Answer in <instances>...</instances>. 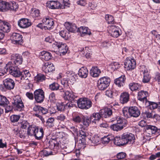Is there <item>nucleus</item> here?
<instances>
[{
	"label": "nucleus",
	"instance_id": "55",
	"mask_svg": "<svg viewBox=\"0 0 160 160\" xmlns=\"http://www.w3.org/2000/svg\"><path fill=\"white\" fill-rule=\"evenodd\" d=\"M20 118V116L13 115L11 116L10 120L12 122H16L18 121Z\"/></svg>",
	"mask_w": 160,
	"mask_h": 160
},
{
	"label": "nucleus",
	"instance_id": "15",
	"mask_svg": "<svg viewBox=\"0 0 160 160\" xmlns=\"http://www.w3.org/2000/svg\"><path fill=\"white\" fill-rule=\"evenodd\" d=\"M59 142L57 139H51L47 142V144L51 149L57 150L59 148Z\"/></svg>",
	"mask_w": 160,
	"mask_h": 160
},
{
	"label": "nucleus",
	"instance_id": "43",
	"mask_svg": "<svg viewBox=\"0 0 160 160\" xmlns=\"http://www.w3.org/2000/svg\"><path fill=\"white\" fill-rule=\"evenodd\" d=\"M45 76L44 75L39 74L35 77L34 79L36 82H39L45 80Z\"/></svg>",
	"mask_w": 160,
	"mask_h": 160
},
{
	"label": "nucleus",
	"instance_id": "31",
	"mask_svg": "<svg viewBox=\"0 0 160 160\" xmlns=\"http://www.w3.org/2000/svg\"><path fill=\"white\" fill-rule=\"evenodd\" d=\"M143 70V78L142 81L143 83H148L149 82L151 78V76L149 74L148 70L145 68Z\"/></svg>",
	"mask_w": 160,
	"mask_h": 160
},
{
	"label": "nucleus",
	"instance_id": "52",
	"mask_svg": "<svg viewBox=\"0 0 160 160\" xmlns=\"http://www.w3.org/2000/svg\"><path fill=\"white\" fill-rule=\"evenodd\" d=\"M120 67V65L117 62H115L112 63L110 65V68L112 70L115 71L119 68Z\"/></svg>",
	"mask_w": 160,
	"mask_h": 160
},
{
	"label": "nucleus",
	"instance_id": "41",
	"mask_svg": "<svg viewBox=\"0 0 160 160\" xmlns=\"http://www.w3.org/2000/svg\"><path fill=\"white\" fill-rule=\"evenodd\" d=\"M55 46L58 48L59 52L61 49H63L67 47L65 44L62 43V42H55L53 43V46L55 47Z\"/></svg>",
	"mask_w": 160,
	"mask_h": 160
},
{
	"label": "nucleus",
	"instance_id": "29",
	"mask_svg": "<svg viewBox=\"0 0 160 160\" xmlns=\"http://www.w3.org/2000/svg\"><path fill=\"white\" fill-rule=\"evenodd\" d=\"M6 11L7 10H16L18 8V5L14 2H7Z\"/></svg>",
	"mask_w": 160,
	"mask_h": 160
},
{
	"label": "nucleus",
	"instance_id": "13",
	"mask_svg": "<svg viewBox=\"0 0 160 160\" xmlns=\"http://www.w3.org/2000/svg\"><path fill=\"white\" fill-rule=\"evenodd\" d=\"M11 59L13 61V64L18 66L22 63V58L20 55L17 54H13L11 56Z\"/></svg>",
	"mask_w": 160,
	"mask_h": 160
},
{
	"label": "nucleus",
	"instance_id": "61",
	"mask_svg": "<svg viewBox=\"0 0 160 160\" xmlns=\"http://www.w3.org/2000/svg\"><path fill=\"white\" fill-rule=\"evenodd\" d=\"M77 3L82 6H85L87 4L86 0H79L77 2Z\"/></svg>",
	"mask_w": 160,
	"mask_h": 160
},
{
	"label": "nucleus",
	"instance_id": "25",
	"mask_svg": "<svg viewBox=\"0 0 160 160\" xmlns=\"http://www.w3.org/2000/svg\"><path fill=\"white\" fill-rule=\"evenodd\" d=\"M126 78L124 75H122L120 77L115 79L114 83L119 87L123 86L124 85Z\"/></svg>",
	"mask_w": 160,
	"mask_h": 160
},
{
	"label": "nucleus",
	"instance_id": "1",
	"mask_svg": "<svg viewBox=\"0 0 160 160\" xmlns=\"http://www.w3.org/2000/svg\"><path fill=\"white\" fill-rule=\"evenodd\" d=\"M8 71L11 75L16 78L19 77L22 75L19 68L12 63V62H9L4 67L0 66V76L6 73Z\"/></svg>",
	"mask_w": 160,
	"mask_h": 160
},
{
	"label": "nucleus",
	"instance_id": "47",
	"mask_svg": "<svg viewBox=\"0 0 160 160\" xmlns=\"http://www.w3.org/2000/svg\"><path fill=\"white\" fill-rule=\"evenodd\" d=\"M112 139V138L109 135L104 136L102 138V142L103 144H108L110 141Z\"/></svg>",
	"mask_w": 160,
	"mask_h": 160
},
{
	"label": "nucleus",
	"instance_id": "22",
	"mask_svg": "<svg viewBox=\"0 0 160 160\" xmlns=\"http://www.w3.org/2000/svg\"><path fill=\"white\" fill-rule=\"evenodd\" d=\"M11 28L10 24L8 22L0 20V30L5 32L10 31Z\"/></svg>",
	"mask_w": 160,
	"mask_h": 160
},
{
	"label": "nucleus",
	"instance_id": "51",
	"mask_svg": "<svg viewBox=\"0 0 160 160\" xmlns=\"http://www.w3.org/2000/svg\"><path fill=\"white\" fill-rule=\"evenodd\" d=\"M7 2L3 1H0V11H6Z\"/></svg>",
	"mask_w": 160,
	"mask_h": 160
},
{
	"label": "nucleus",
	"instance_id": "12",
	"mask_svg": "<svg viewBox=\"0 0 160 160\" xmlns=\"http://www.w3.org/2000/svg\"><path fill=\"white\" fill-rule=\"evenodd\" d=\"M147 137H151L152 135L155 134L158 130L157 128L151 125H147L145 128Z\"/></svg>",
	"mask_w": 160,
	"mask_h": 160
},
{
	"label": "nucleus",
	"instance_id": "46",
	"mask_svg": "<svg viewBox=\"0 0 160 160\" xmlns=\"http://www.w3.org/2000/svg\"><path fill=\"white\" fill-rule=\"evenodd\" d=\"M31 15L33 17H38L40 16V12L39 10L36 8L32 9Z\"/></svg>",
	"mask_w": 160,
	"mask_h": 160
},
{
	"label": "nucleus",
	"instance_id": "18",
	"mask_svg": "<svg viewBox=\"0 0 160 160\" xmlns=\"http://www.w3.org/2000/svg\"><path fill=\"white\" fill-rule=\"evenodd\" d=\"M43 24L46 25L48 29L52 28L54 27V22L53 19L49 17H46L42 20Z\"/></svg>",
	"mask_w": 160,
	"mask_h": 160
},
{
	"label": "nucleus",
	"instance_id": "23",
	"mask_svg": "<svg viewBox=\"0 0 160 160\" xmlns=\"http://www.w3.org/2000/svg\"><path fill=\"white\" fill-rule=\"evenodd\" d=\"M80 32L81 36L82 37L86 35H90L91 34L90 30L87 27H81L78 28L77 32Z\"/></svg>",
	"mask_w": 160,
	"mask_h": 160
},
{
	"label": "nucleus",
	"instance_id": "37",
	"mask_svg": "<svg viewBox=\"0 0 160 160\" xmlns=\"http://www.w3.org/2000/svg\"><path fill=\"white\" fill-rule=\"evenodd\" d=\"M114 143L117 146L122 145L125 144L123 137L120 138V137H116L114 139Z\"/></svg>",
	"mask_w": 160,
	"mask_h": 160
},
{
	"label": "nucleus",
	"instance_id": "40",
	"mask_svg": "<svg viewBox=\"0 0 160 160\" xmlns=\"http://www.w3.org/2000/svg\"><path fill=\"white\" fill-rule=\"evenodd\" d=\"M9 102L6 98L2 95H0V105L4 106L7 105Z\"/></svg>",
	"mask_w": 160,
	"mask_h": 160
},
{
	"label": "nucleus",
	"instance_id": "17",
	"mask_svg": "<svg viewBox=\"0 0 160 160\" xmlns=\"http://www.w3.org/2000/svg\"><path fill=\"white\" fill-rule=\"evenodd\" d=\"M18 25L21 28H25L30 26L31 23L28 19L21 18L18 21Z\"/></svg>",
	"mask_w": 160,
	"mask_h": 160
},
{
	"label": "nucleus",
	"instance_id": "9",
	"mask_svg": "<svg viewBox=\"0 0 160 160\" xmlns=\"http://www.w3.org/2000/svg\"><path fill=\"white\" fill-rule=\"evenodd\" d=\"M136 62L134 59L127 58L124 62V68L127 70H132L136 67Z\"/></svg>",
	"mask_w": 160,
	"mask_h": 160
},
{
	"label": "nucleus",
	"instance_id": "50",
	"mask_svg": "<svg viewBox=\"0 0 160 160\" xmlns=\"http://www.w3.org/2000/svg\"><path fill=\"white\" fill-rule=\"evenodd\" d=\"M41 153L43 156H48L52 154V152L49 149H44L41 152Z\"/></svg>",
	"mask_w": 160,
	"mask_h": 160
},
{
	"label": "nucleus",
	"instance_id": "27",
	"mask_svg": "<svg viewBox=\"0 0 160 160\" xmlns=\"http://www.w3.org/2000/svg\"><path fill=\"white\" fill-rule=\"evenodd\" d=\"M101 73V70L97 67H92L90 71V75L93 77H98Z\"/></svg>",
	"mask_w": 160,
	"mask_h": 160
},
{
	"label": "nucleus",
	"instance_id": "44",
	"mask_svg": "<svg viewBox=\"0 0 160 160\" xmlns=\"http://www.w3.org/2000/svg\"><path fill=\"white\" fill-rule=\"evenodd\" d=\"M118 124L117 123L113 124L111 125L110 127L111 129L114 131H118L121 130L123 128V126Z\"/></svg>",
	"mask_w": 160,
	"mask_h": 160
},
{
	"label": "nucleus",
	"instance_id": "49",
	"mask_svg": "<svg viewBox=\"0 0 160 160\" xmlns=\"http://www.w3.org/2000/svg\"><path fill=\"white\" fill-rule=\"evenodd\" d=\"M105 19L108 24H113L114 23V20L113 17L111 15H106L105 16Z\"/></svg>",
	"mask_w": 160,
	"mask_h": 160
},
{
	"label": "nucleus",
	"instance_id": "7",
	"mask_svg": "<svg viewBox=\"0 0 160 160\" xmlns=\"http://www.w3.org/2000/svg\"><path fill=\"white\" fill-rule=\"evenodd\" d=\"M77 102L78 108L82 109H88L92 105L91 101L87 98H81Z\"/></svg>",
	"mask_w": 160,
	"mask_h": 160
},
{
	"label": "nucleus",
	"instance_id": "39",
	"mask_svg": "<svg viewBox=\"0 0 160 160\" xmlns=\"http://www.w3.org/2000/svg\"><path fill=\"white\" fill-rule=\"evenodd\" d=\"M43 132L42 128H40L39 130H38V131L37 130L34 135V136L36 139L40 140L43 137Z\"/></svg>",
	"mask_w": 160,
	"mask_h": 160
},
{
	"label": "nucleus",
	"instance_id": "63",
	"mask_svg": "<svg viewBox=\"0 0 160 160\" xmlns=\"http://www.w3.org/2000/svg\"><path fill=\"white\" fill-rule=\"evenodd\" d=\"M49 99L51 102H54L56 100L55 94L54 92H52L49 95Z\"/></svg>",
	"mask_w": 160,
	"mask_h": 160
},
{
	"label": "nucleus",
	"instance_id": "60",
	"mask_svg": "<svg viewBox=\"0 0 160 160\" xmlns=\"http://www.w3.org/2000/svg\"><path fill=\"white\" fill-rule=\"evenodd\" d=\"M82 119V118L79 116H77L73 117L72 118V120L75 122L79 123L81 122Z\"/></svg>",
	"mask_w": 160,
	"mask_h": 160
},
{
	"label": "nucleus",
	"instance_id": "33",
	"mask_svg": "<svg viewBox=\"0 0 160 160\" xmlns=\"http://www.w3.org/2000/svg\"><path fill=\"white\" fill-rule=\"evenodd\" d=\"M129 95L126 92L122 93L121 95L120 100L122 103L124 104L127 103L129 100Z\"/></svg>",
	"mask_w": 160,
	"mask_h": 160
},
{
	"label": "nucleus",
	"instance_id": "20",
	"mask_svg": "<svg viewBox=\"0 0 160 160\" xmlns=\"http://www.w3.org/2000/svg\"><path fill=\"white\" fill-rule=\"evenodd\" d=\"M102 117L108 118L112 115V110L109 108L105 107L100 111Z\"/></svg>",
	"mask_w": 160,
	"mask_h": 160
},
{
	"label": "nucleus",
	"instance_id": "21",
	"mask_svg": "<svg viewBox=\"0 0 160 160\" xmlns=\"http://www.w3.org/2000/svg\"><path fill=\"white\" fill-rule=\"evenodd\" d=\"M66 29L69 32L75 33L77 32V28L76 25L73 23L66 22L64 24Z\"/></svg>",
	"mask_w": 160,
	"mask_h": 160
},
{
	"label": "nucleus",
	"instance_id": "8",
	"mask_svg": "<svg viewBox=\"0 0 160 160\" xmlns=\"http://www.w3.org/2000/svg\"><path fill=\"white\" fill-rule=\"evenodd\" d=\"M34 98L38 103H41L43 102L45 98L44 92L41 89L36 90L34 92Z\"/></svg>",
	"mask_w": 160,
	"mask_h": 160
},
{
	"label": "nucleus",
	"instance_id": "48",
	"mask_svg": "<svg viewBox=\"0 0 160 160\" xmlns=\"http://www.w3.org/2000/svg\"><path fill=\"white\" fill-rule=\"evenodd\" d=\"M56 119L60 123L61 122H64L67 118L64 114H60L57 117Z\"/></svg>",
	"mask_w": 160,
	"mask_h": 160
},
{
	"label": "nucleus",
	"instance_id": "54",
	"mask_svg": "<svg viewBox=\"0 0 160 160\" xmlns=\"http://www.w3.org/2000/svg\"><path fill=\"white\" fill-rule=\"evenodd\" d=\"M117 124H120L123 126V128L124 127H125L126 122L125 120L119 118L117 120Z\"/></svg>",
	"mask_w": 160,
	"mask_h": 160
},
{
	"label": "nucleus",
	"instance_id": "5",
	"mask_svg": "<svg viewBox=\"0 0 160 160\" xmlns=\"http://www.w3.org/2000/svg\"><path fill=\"white\" fill-rule=\"evenodd\" d=\"M110 82V79L108 77L100 78L98 81V88L100 90H104L109 86Z\"/></svg>",
	"mask_w": 160,
	"mask_h": 160
},
{
	"label": "nucleus",
	"instance_id": "10",
	"mask_svg": "<svg viewBox=\"0 0 160 160\" xmlns=\"http://www.w3.org/2000/svg\"><path fill=\"white\" fill-rule=\"evenodd\" d=\"M30 76L31 74L28 71L26 70H24L23 72H22L20 79L18 80V81L22 84H28L29 81L28 78Z\"/></svg>",
	"mask_w": 160,
	"mask_h": 160
},
{
	"label": "nucleus",
	"instance_id": "42",
	"mask_svg": "<svg viewBox=\"0 0 160 160\" xmlns=\"http://www.w3.org/2000/svg\"><path fill=\"white\" fill-rule=\"evenodd\" d=\"M54 119L53 118H49L46 122V126L48 128H51L54 126Z\"/></svg>",
	"mask_w": 160,
	"mask_h": 160
},
{
	"label": "nucleus",
	"instance_id": "32",
	"mask_svg": "<svg viewBox=\"0 0 160 160\" xmlns=\"http://www.w3.org/2000/svg\"><path fill=\"white\" fill-rule=\"evenodd\" d=\"M72 104L71 103H67V104L65 105L63 103L61 102L58 103L57 104V109L58 111H63L64 109L68 107H72Z\"/></svg>",
	"mask_w": 160,
	"mask_h": 160
},
{
	"label": "nucleus",
	"instance_id": "11",
	"mask_svg": "<svg viewBox=\"0 0 160 160\" xmlns=\"http://www.w3.org/2000/svg\"><path fill=\"white\" fill-rule=\"evenodd\" d=\"M122 137H123L125 144L128 143L130 144L134 142V136L131 133H124L122 135Z\"/></svg>",
	"mask_w": 160,
	"mask_h": 160
},
{
	"label": "nucleus",
	"instance_id": "24",
	"mask_svg": "<svg viewBox=\"0 0 160 160\" xmlns=\"http://www.w3.org/2000/svg\"><path fill=\"white\" fill-rule=\"evenodd\" d=\"M148 95V92H147L141 91L138 92V99L141 101L147 102V97Z\"/></svg>",
	"mask_w": 160,
	"mask_h": 160
},
{
	"label": "nucleus",
	"instance_id": "34",
	"mask_svg": "<svg viewBox=\"0 0 160 160\" xmlns=\"http://www.w3.org/2000/svg\"><path fill=\"white\" fill-rule=\"evenodd\" d=\"M101 117H102V116L101 115L100 112L99 113H93L91 116V120L93 122L96 123L100 120Z\"/></svg>",
	"mask_w": 160,
	"mask_h": 160
},
{
	"label": "nucleus",
	"instance_id": "57",
	"mask_svg": "<svg viewBox=\"0 0 160 160\" xmlns=\"http://www.w3.org/2000/svg\"><path fill=\"white\" fill-rule=\"evenodd\" d=\"M67 123H68V128L70 129V130L72 132H75L77 131V129L75 128V127L73 126H72V123L69 122V121H67Z\"/></svg>",
	"mask_w": 160,
	"mask_h": 160
},
{
	"label": "nucleus",
	"instance_id": "56",
	"mask_svg": "<svg viewBox=\"0 0 160 160\" xmlns=\"http://www.w3.org/2000/svg\"><path fill=\"white\" fill-rule=\"evenodd\" d=\"M149 103L150 108L151 109H154L158 108V103H156L153 102H150L148 101Z\"/></svg>",
	"mask_w": 160,
	"mask_h": 160
},
{
	"label": "nucleus",
	"instance_id": "14",
	"mask_svg": "<svg viewBox=\"0 0 160 160\" xmlns=\"http://www.w3.org/2000/svg\"><path fill=\"white\" fill-rule=\"evenodd\" d=\"M109 32L111 35L114 38H117L120 35L119 29L118 27L112 25L109 27Z\"/></svg>",
	"mask_w": 160,
	"mask_h": 160
},
{
	"label": "nucleus",
	"instance_id": "53",
	"mask_svg": "<svg viewBox=\"0 0 160 160\" xmlns=\"http://www.w3.org/2000/svg\"><path fill=\"white\" fill-rule=\"evenodd\" d=\"M100 140L99 137L97 135H95L91 138V141L94 144H97L99 143Z\"/></svg>",
	"mask_w": 160,
	"mask_h": 160
},
{
	"label": "nucleus",
	"instance_id": "3",
	"mask_svg": "<svg viewBox=\"0 0 160 160\" xmlns=\"http://www.w3.org/2000/svg\"><path fill=\"white\" fill-rule=\"evenodd\" d=\"M68 0H59V1H50L47 2V6L52 9L62 8V6H67L68 3Z\"/></svg>",
	"mask_w": 160,
	"mask_h": 160
},
{
	"label": "nucleus",
	"instance_id": "6",
	"mask_svg": "<svg viewBox=\"0 0 160 160\" xmlns=\"http://www.w3.org/2000/svg\"><path fill=\"white\" fill-rule=\"evenodd\" d=\"M12 105L15 110L20 111L22 110L24 107L23 103L19 95H16L13 97Z\"/></svg>",
	"mask_w": 160,
	"mask_h": 160
},
{
	"label": "nucleus",
	"instance_id": "59",
	"mask_svg": "<svg viewBox=\"0 0 160 160\" xmlns=\"http://www.w3.org/2000/svg\"><path fill=\"white\" fill-rule=\"evenodd\" d=\"M91 119L87 117H84L83 118V124L86 126H89L90 122L91 121Z\"/></svg>",
	"mask_w": 160,
	"mask_h": 160
},
{
	"label": "nucleus",
	"instance_id": "16",
	"mask_svg": "<svg viewBox=\"0 0 160 160\" xmlns=\"http://www.w3.org/2000/svg\"><path fill=\"white\" fill-rule=\"evenodd\" d=\"M22 36L19 33H13L10 37V39L14 43L20 44L22 42Z\"/></svg>",
	"mask_w": 160,
	"mask_h": 160
},
{
	"label": "nucleus",
	"instance_id": "64",
	"mask_svg": "<svg viewBox=\"0 0 160 160\" xmlns=\"http://www.w3.org/2000/svg\"><path fill=\"white\" fill-rule=\"evenodd\" d=\"M7 144L5 142H3L2 139H0V148H7Z\"/></svg>",
	"mask_w": 160,
	"mask_h": 160
},
{
	"label": "nucleus",
	"instance_id": "36",
	"mask_svg": "<svg viewBox=\"0 0 160 160\" xmlns=\"http://www.w3.org/2000/svg\"><path fill=\"white\" fill-rule=\"evenodd\" d=\"M64 98L68 101H72L74 100L75 96L72 92L68 91L65 92Z\"/></svg>",
	"mask_w": 160,
	"mask_h": 160
},
{
	"label": "nucleus",
	"instance_id": "2",
	"mask_svg": "<svg viewBox=\"0 0 160 160\" xmlns=\"http://www.w3.org/2000/svg\"><path fill=\"white\" fill-rule=\"evenodd\" d=\"M124 116L126 118L131 117H138L140 114V111L138 108L135 106H132L128 108V107L124 108L122 110Z\"/></svg>",
	"mask_w": 160,
	"mask_h": 160
},
{
	"label": "nucleus",
	"instance_id": "26",
	"mask_svg": "<svg viewBox=\"0 0 160 160\" xmlns=\"http://www.w3.org/2000/svg\"><path fill=\"white\" fill-rule=\"evenodd\" d=\"M13 132L14 134L17 136L21 138H24L25 137V133L24 130L21 128H15L13 129Z\"/></svg>",
	"mask_w": 160,
	"mask_h": 160
},
{
	"label": "nucleus",
	"instance_id": "35",
	"mask_svg": "<svg viewBox=\"0 0 160 160\" xmlns=\"http://www.w3.org/2000/svg\"><path fill=\"white\" fill-rule=\"evenodd\" d=\"M129 87L131 91H133L136 90H138L139 89H140L141 86L140 84L138 83L132 82L129 84Z\"/></svg>",
	"mask_w": 160,
	"mask_h": 160
},
{
	"label": "nucleus",
	"instance_id": "4",
	"mask_svg": "<svg viewBox=\"0 0 160 160\" xmlns=\"http://www.w3.org/2000/svg\"><path fill=\"white\" fill-rule=\"evenodd\" d=\"M3 84L0 86V90L3 92L13 89L14 87V82L10 78L5 79L3 81Z\"/></svg>",
	"mask_w": 160,
	"mask_h": 160
},
{
	"label": "nucleus",
	"instance_id": "62",
	"mask_svg": "<svg viewBox=\"0 0 160 160\" xmlns=\"http://www.w3.org/2000/svg\"><path fill=\"white\" fill-rule=\"evenodd\" d=\"M126 156V154L123 152H121L117 154V158L118 159H123Z\"/></svg>",
	"mask_w": 160,
	"mask_h": 160
},
{
	"label": "nucleus",
	"instance_id": "28",
	"mask_svg": "<svg viewBox=\"0 0 160 160\" xmlns=\"http://www.w3.org/2000/svg\"><path fill=\"white\" fill-rule=\"evenodd\" d=\"M40 55L41 59L42 60H49L52 57V55L50 53L45 51L41 52Z\"/></svg>",
	"mask_w": 160,
	"mask_h": 160
},
{
	"label": "nucleus",
	"instance_id": "38",
	"mask_svg": "<svg viewBox=\"0 0 160 160\" xmlns=\"http://www.w3.org/2000/svg\"><path fill=\"white\" fill-rule=\"evenodd\" d=\"M37 130L38 131V128L36 127L30 126L28 128L27 134L29 136L34 135Z\"/></svg>",
	"mask_w": 160,
	"mask_h": 160
},
{
	"label": "nucleus",
	"instance_id": "19",
	"mask_svg": "<svg viewBox=\"0 0 160 160\" xmlns=\"http://www.w3.org/2000/svg\"><path fill=\"white\" fill-rule=\"evenodd\" d=\"M42 69L45 73H48L53 71L55 68L52 63L47 62L42 66Z\"/></svg>",
	"mask_w": 160,
	"mask_h": 160
},
{
	"label": "nucleus",
	"instance_id": "30",
	"mask_svg": "<svg viewBox=\"0 0 160 160\" xmlns=\"http://www.w3.org/2000/svg\"><path fill=\"white\" fill-rule=\"evenodd\" d=\"M78 74L81 78H85L88 76V71L86 68L82 67L79 69Z\"/></svg>",
	"mask_w": 160,
	"mask_h": 160
},
{
	"label": "nucleus",
	"instance_id": "45",
	"mask_svg": "<svg viewBox=\"0 0 160 160\" xmlns=\"http://www.w3.org/2000/svg\"><path fill=\"white\" fill-rule=\"evenodd\" d=\"M59 87V85L56 82H54L49 85V88L52 91H57Z\"/></svg>",
	"mask_w": 160,
	"mask_h": 160
},
{
	"label": "nucleus",
	"instance_id": "58",
	"mask_svg": "<svg viewBox=\"0 0 160 160\" xmlns=\"http://www.w3.org/2000/svg\"><path fill=\"white\" fill-rule=\"evenodd\" d=\"M81 130L79 131V136L84 138L88 136V134L83 130V127L81 126Z\"/></svg>",
	"mask_w": 160,
	"mask_h": 160
}]
</instances>
